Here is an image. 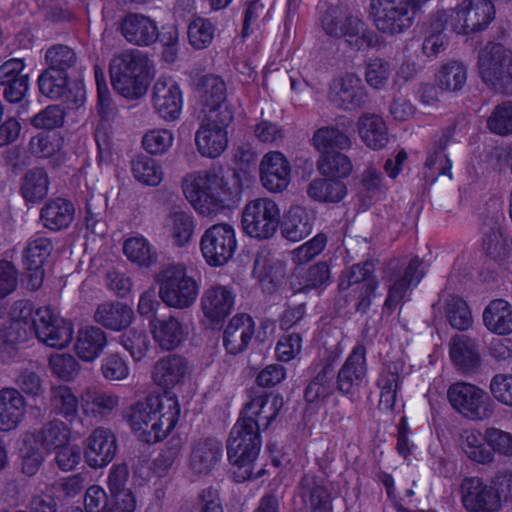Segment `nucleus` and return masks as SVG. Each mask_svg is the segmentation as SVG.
<instances>
[{
    "label": "nucleus",
    "mask_w": 512,
    "mask_h": 512,
    "mask_svg": "<svg viewBox=\"0 0 512 512\" xmlns=\"http://www.w3.org/2000/svg\"><path fill=\"white\" fill-rule=\"evenodd\" d=\"M181 189L194 211L208 218L233 211L241 202L244 191L238 173L224 178L212 170L187 173L181 180Z\"/></svg>",
    "instance_id": "obj_1"
},
{
    "label": "nucleus",
    "mask_w": 512,
    "mask_h": 512,
    "mask_svg": "<svg viewBox=\"0 0 512 512\" xmlns=\"http://www.w3.org/2000/svg\"><path fill=\"white\" fill-rule=\"evenodd\" d=\"M204 85L205 118L195 134V144L203 157L217 158L228 146L227 128L233 119V111L226 99L225 83L220 77H207Z\"/></svg>",
    "instance_id": "obj_2"
},
{
    "label": "nucleus",
    "mask_w": 512,
    "mask_h": 512,
    "mask_svg": "<svg viewBox=\"0 0 512 512\" xmlns=\"http://www.w3.org/2000/svg\"><path fill=\"white\" fill-rule=\"evenodd\" d=\"M179 417L178 399L168 393L149 396L136 402L125 414L134 433L150 443L165 439L175 429Z\"/></svg>",
    "instance_id": "obj_3"
},
{
    "label": "nucleus",
    "mask_w": 512,
    "mask_h": 512,
    "mask_svg": "<svg viewBox=\"0 0 512 512\" xmlns=\"http://www.w3.org/2000/svg\"><path fill=\"white\" fill-rule=\"evenodd\" d=\"M260 433L253 423L237 421L233 426L227 444V454L237 481H245L260 474H254L255 463L261 450Z\"/></svg>",
    "instance_id": "obj_4"
},
{
    "label": "nucleus",
    "mask_w": 512,
    "mask_h": 512,
    "mask_svg": "<svg viewBox=\"0 0 512 512\" xmlns=\"http://www.w3.org/2000/svg\"><path fill=\"white\" fill-rule=\"evenodd\" d=\"M159 297L170 308L186 309L197 300L200 284L184 264H170L155 276Z\"/></svg>",
    "instance_id": "obj_5"
},
{
    "label": "nucleus",
    "mask_w": 512,
    "mask_h": 512,
    "mask_svg": "<svg viewBox=\"0 0 512 512\" xmlns=\"http://www.w3.org/2000/svg\"><path fill=\"white\" fill-rule=\"evenodd\" d=\"M110 77L114 89L123 97L140 98L147 90L148 61L139 51L124 52L112 60Z\"/></svg>",
    "instance_id": "obj_6"
},
{
    "label": "nucleus",
    "mask_w": 512,
    "mask_h": 512,
    "mask_svg": "<svg viewBox=\"0 0 512 512\" xmlns=\"http://www.w3.org/2000/svg\"><path fill=\"white\" fill-rule=\"evenodd\" d=\"M281 223V209L272 198L263 196L246 202L241 211V230L247 237L264 241L273 238Z\"/></svg>",
    "instance_id": "obj_7"
},
{
    "label": "nucleus",
    "mask_w": 512,
    "mask_h": 512,
    "mask_svg": "<svg viewBox=\"0 0 512 512\" xmlns=\"http://www.w3.org/2000/svg\"><path fill=\"white\" fill-rule=\"evenodd\" d=\"M199 249L204 262L211 268L229 264L238 250L235 227L228 222H219L206 228L199 240Z\"/></svg>",
    "instance_id": "obj_8"
},
{
    "label": "nucleus",
    "mask_w": 512,
    "mask_h": 512,
    "mask_svg": "<svg viewBox=\"0 0 512 512\" xmlns=\"http://www.w3.org/2000/svg\"><path fill=\"white\" fill-rule=\"evenodd\" d=\"M430 0H372L370 16L377 29L383 33L394 35L408 29L414 18L416 9Z\"/></svg>",
    "instance_id": "obj_9"
},
{
    "label": "nucleus",
    "mask_w": 512,
    "mask_h": 512,
    "mask_svg": "<svg viewBox=\"0 0 512 512\" xmlns=\"http://www.w3.org/2000/svg\"><path fill=\"white\" fill-rule=\"evenodd\" d=\"M482 80L504 93L512 91V51L501 43H488L478 57Z\"/></svg>",
    "instance_id": "obj_10"
},
{
    "label": "nucleus",
    "mask_w": 512,
    "mask_h": 512,
    "mask_svg": "<svg viewBox=\"0 0 512 512\" xmlns=\"http://www.w3.org/2000/svg\"><path fill=\"white\" fill-rule=\"evenodd\" d=\"M444 16L447 28L459 35H469L487 28L495 9L492 0H464Z\"/></svg>",
    "instance_id": "obj_11"
},
{
    "label": "nucleus",
    "mask_w": 512,
    "mask_h": 512,
    "mask_svg": "<svg viewBox=\"0 0 512 512\" xmlns=\"http://www.w3.org/2000/svg\"><path fill=\"white\" fill-rule=\"evenodd\" d=\"M448 399L455 410L471 420H484L492 414L487 393L478 386L458 382L448 389Z\"/></svg>",
    "instance_id": "obj_12"
},
{
    "label": "nucleus",
    "mask_w": 512,
    "mask_h": 512,
    "mask_svg": "<svg viewBox=\"0 0 512 512\" xmlns=\"http://www.w3.org/2000/svg\"><path fill=\"white\" fill-rule=\"evenodd\" d=\"M34 332L40 341L56 349L68 347L74 338L73 324L49 307L37 310L34 318Z\"/></svg>",
    "instance_id": "obj_13"
},
{
    "label": "nucleus",
    "mask_w": 512,
    "mask_h": 512,
    "mask_svg": "<svg viewBox=\"0 0 512 512\" xmlns=\"http://www.w3.org/2000/svg\"><path fill=\"white\" fill-rule=\"evenodd\" d=\"M151 102L154 112L166 122L176 121L183 110V92L172 77H159L153 85Z\"/></svg>",
    "instance_id": "obj_14"
},
{
    "label": "nucleus",
    "mask_w": 512,
    "mask_h": 512,
    "mask_svg": "<svg viewBox=\"0 0 512 512\" xmlns=\"http://www.w3.org/2000/svg\"><path fill=\"white\" fill-rule=\"evenodd\" d=\"M117 452V439L113 431L106 427L93 429L83 441V457L92 469L108 466Z\"/></svg>",
    "instance_id": "obj_15"
},
{
    "label": "nucleus",
    "mask_w": 512,
    "mask_h": 512,
    "mask_svg": "<svg viewBox=\"0 0 512 512\" xmlns=\"http://www.w3.org/2000/svg\"><path fill=\"white\" fill-rule=\"evenodd\" d=\"M262 186L270 193L286 191L292 180V168L287 157L280 151H269L259 164Z\"/></svg>",
    "instance_id": "obj_16"
},
{
    "label": "nucleus",
    "mask_w": 512,
    "mask_h": 512,
    "mask_svg": "<svg viewBox=\"0 0 512 512\" xmlns=\"http://www.w3.org/2000/svg\"><path fill=\"white\" fill-rule=\"evenodd\" d=\"M236 294L229 285L213 284L201 297V309L208 323L218 325L233 311Z\"/></svg>",
    "instance_id": "obj_17"
},
{
    "label": "nucleus",
    "mask_w": 512,
    "mask_h": 512,
    "mask_svg": "<svg viewBox=\"0 0 512 512\" xmlns=\"http://www.w3.org/2000/svg\"><path fill=\"white\" fill-rule=\"evenodd\" d=\"M323 27L328 34L344 39L348 45L358 50L369 47L372 43L366 24L358 16L326 18Z\"/></svg>",
    "instance_id": "obj_18"
},
{
    "label": "nucleus",
    "mask_w": 512,
    "mask_h": 512,
    "mask_svg": "<svg viewBox=\"0 0 512 512\" xmlns=\"http://www.w3.org/2000/svg\"><path fill=\"white\" fill-rule=\"evenodd\" d=\"M284 404L281 395L275 393H264L251 399L244 409L243 416L238 421H245L246 424L253 423L256 431L268 428L277 418Z\"/></svg>",
    "instance_id": "obj_19"
},
{
    "label": "nucleus",
    "mask_w": 512,
    "mask_h": 512,
    "mask_svg": "<svg viewBox=\"0 0 512 512\" xmlns=\"http://www.w3.org/2000/svg\"><path fill=\"white\" fill-rule=\"evenodd\" d=\"M462 501L469 512H498L500 507L498 495L477 477L463 481Z\"/></svg>",
    "instance_id": "obj_20"
},
{
    "label": "nucleus",
    "mask_w": 512,
    "mask_h": 512,
    "mask_svg": "<svg viewBox=\"0 0 512 512\" xmlns=\"http://www.w3.org/2000/svg\"><path fill=\"white\" fill-rule=\"evenodd\" d=\"M26 412V400L17 389L0 390V432L17 429L24 420Z\"/></svg>",
    "instance_id": "obj_21"
},
{
    "label": "nucleus",
    "mask_w": 512,
    "mask_h": 512,
    "mask_svg": "<svg viewBox=\"0 0 512 512\" xmlns=\"http://www.w3.org/2000/svg\"><path fill=\"white\" fill-rule=\"evenodd\" d=\"M365 349L356 347L347 358L338 374L339 390L345 394H354L366 385Z\"/></svg>",
    "instance_id": "obj_22"
},
{
    "label": "nucleus",
    "mask_w": 512,
    "mask_h": 512,
    "mask_svg": "<svg viewBox=\"0 0 512 512\" xmlns=\"http://www.w3.org/2000/svg\"><path fill=\"white\" fill-rule=\"evenodd\" d=\"M189 372L188 362L177 355H169L157 361L152 372L154 383L164 389H173L183 382Z\"/></svg>",
    "instance_id": "obj_23"
},
{
    "label": "nucleus",
    "mask_w": 512,
    "mask_h": 512,
    "mask_svg": "<svg viewBox=\"0 0 512 512\" xmlns=\"http://www.w3.org/2000/svg\"><path fill=\"white\" fill-rule=\"evenodd\" d=\"M255 332V322L247 314H237L224 330V346L230 354H238L247 348Z\"/></svg>",
    "instance_id": "obj_24"
},
{
    "label": "nucleus",
    "mask_w": 512,
    "mask_h": 512,
    "mask_svg": "<svg viewBox=\"0 0 512 512\" xmlns=\"http://www.w3.org/2000/svg\"><path fill=\"white\" fill-rule=\"evenodd\" d=\"M69 431L66 427L53 426L49 428L43 436L47 445H56L58 448L56 453V462L58 467L63 471H71L77 467L81 461V450L70 442L60 446L62 441L67 440Z\"/></svg>",
    "instance_id": "obj_25"
},
{
    "label": "nucleus",
    "mask_w": 512,
    "mask_h": 512,
    "mask_svg": "<svg viewBox=\"0 0 512 512\" xmlns=\"http://www.w3.org/2000/svg\"><path fill=\"white\" fill-rule=\"evenodd\" d=\"M119 396L97 387H87L80 396V407L87 417L104 418L119 405Z\"/></svg>",
    "instance_id": "obj_26"
},
{
    "label": "nucleus",
    "mask_w": 512,
    "mask_h": 512,
    "mask_svg": "<svg viewBox=\"0 0 512 512\" xmlns=\"http://www.w3.org/2000/svg\"><path fill=\"white\" fill-rule=\"evenodd\" d=\"M195 219L192 213L183 210L171 212L163 222L165 234L176 247H187L193 240Z\"/></svg>",
    "instance_id": "obj_27"
},
{
    "label": "nucleus",
    "mask_w": 512,
    "mask_h": 512,
    "mask_svg": "<svg viewBox=\"0 0 512 512\" xmlns=\"http://www.w3.org/2000/svg\"><path fill=\"white\" fill-rule=\"evenodd\" d=\"M485 328L498 336L512 335V304L505 299L488 303L482 314Z\"/></svg>",
    "instance_id": "obj_28"
},
{
    "label": "nucleus",
    "mask_w": 512,
    "mask_h": 512,
    "mask_svg": "<svg viewBox=\"0 0 512 512\" xmlns=\"http://www.w3.org/2000/svg\"><path fill=\"white\" fill-rule=\"evenodd\" d=\"M125 39L135 45L147 46L157 40V25L147 16L128 15L121 25Z\"/></svg>",
    "instance_id": "obj_29"
},
{
    "label": "nucleus",
    "mask_w": 512,
    "mask_h": 512,
    "mask_svg": "<svg viewBox=\"0 0 512 512\" xmlns=\"http://www.w3.org/2000/svg\"><path fill=\"white\" fill-rule=\"evenodd\" d=\"M330 98L335 104L344 108L359 105L363 98L360 78L349 73L335 79L330 88Z\"/></svg>",
    "instance_id": "obj_30"
},
{
    "label": "nucleus",
    "mask_w": 512,
    "mask_h": 512,
    "mask_svg": "<svg viewBox=\"0 0 512 512\" xmlns=\"http://www.w3.org/2000/svg\"><path fill=\"white\" fill-rule=\"evenodd\" d=\"M151 329L155 341L166 350L179 346L187 336V332L180 321L170 317L168 319L155 318L151 321Z\"/></svg>",
    "instance_id": "obj_31"
},
{
    "label": "nucleus",
    "mask_w": 512,
    "mask_h": 512,
    "mask_svg": "<svg viewBox=\"0 0 512 512\" xmlns=\"http://www.w3.org/2000/svg\"><path fill=\"white\" fill-rule=\"evenodd\" d=\"M107 345L106 334L96 327L82 328L77 336L76 354L84 362L95 361Z\"/></svg>",
    "instance_id": "obj_32"
},
{
    "label": "nucleus",
    "mask_w": 512,
    "mask_h": 512,
    "mask_svg": "<svg viewBox=\"0 0 512 512\" xmlns=\"http://www.w3.org/2000/svg\"><path fill=\"white\" fill-rule=\"evenodd\" d=\"M313 222L308 210L301 206H292L285 215L282 235L291 242H299L312 232Z\"/></svg>",
    "instance_id": "obj_33"
},
{
    "label": "nucleus",
    "mask_w": 512,
    "mask_h": 512,
    "mask_svg": "<svg viewBox=\"0 0 512 512\" xmlns=\"http://www.w3.org/2000/svg\"><path fill=\"white\" fill-rule=\"evenodd\" d=\"M423 276L424 269L422 268V261L419 258H413L404 276L395 281L391 286L386 300V306L390 308L402 301L408 295V292L419 284Z\"/></svg>",
    "instance_id": "obj_34"
},
{
    "label": "nucleus",
    "mask_w": 512,
    "mask_h": 512,
    "mask_svg": "<svg viewBox=\"0 0 512 512\" xmlns=\"http://www.w3.org/2000/svg\"><path fill=\"white\" fill-rule=\"evenodd\" d=\"M358 133L364 144L373 150H379L388 143L386 123L377 115H364L358 121Z\"/></svg>",
    "instance_id": "obj_35"
},
{
    "label": "nucleus",
    "mask_w": 512,
    "mask_h": 512,
    "mask_svg": "<svg viewBox=\"0 0 512 512\" xmlns=\"http://www.w3.org/2000/svg\"><path fill=\"white\" fill-rule=\"evenodd\" d=\"M75 209L72 203L58 198L45 205L40 213V221L50 230L68 227L74 219Z\"/></svg>",
    "instance_id": "obj_36"
},
{
    "label": "nucleus",
    "mask_w": 512,
    "mask_h": 512,
    "mask_svg": "<svg viewBox=\"0 0 512 512\" xmlns=\"http://www.w3.org/2000/svg\"><path fill=\"white\" fill-rule=\"evenodd\" d=\"M132 319V308L122 303H104L95 312V321L114 331L126 328Z\"/></svg>",
    "instance_id": "obj_37"
},
{
    "label": "nucleus",
    "mask_w": 512,
    "mask_h": 512,
    "mask_svg": "<svg viewBox=\"0 0 512 512\" xmlns=\"http://www.w3.org/2000/svg\"><path fill=\"white\" fill-rule=\"evenodd\" d=\"M461 449L472 461L480 464L493 462V452L487 445V429L484 433L478 430H466L461 436Z\"/></svg>",
    "instance_id": "obj_38"
},
{
    "label": "nucleus",
    "mask_w": 512,
    "mask_h": 512,
    "mask_svg": "<svg viewBox=\"0 0 512 512\" xmlns=\"http://www.w3.org/2000/svg\"><path fill=\"white\" fill-rule=\"evenodd\" d=\"M329 278V267L326 263L321 262L307 271L296 269L292 275L291 286L295 292H309L326 286Z\"/></svg>",
    "instance_id": "obj_39"
},
{
    "label": "nucleus",
    "mask_w": 512,
    "mask_h": 512,
    "mask_svg": "<svg viewBox=\"0 0 512 512\" xmlns=\"http://www.w3.org/2000/svg\"><path fill=\"white\" fill-rule=\"evenodd\" d=\"M434 78L435 83L441 90L457 92L466 84L467 68L460 61L449 60L440 65Z\"/></svg>",
    "instance_id": "obj_40"
},
{
    "label": "nucleus",
    "mask_w": 512,
    "mask_h": 512,
    "mask_svg": "<svg viewBox=\"0 0 512 512\" xmlns=\"http://www.w3.org/2000/svg\"><path fill=\"white\" fill-rule=\"evenodd\" d=\"M450 358L464 372L475 369L480 360L475 342L465 335L453 338L450 345Z\"/></svg>",
    "instance_id": "obj_41"
},
{
    "label": "nucleus",
    "mask_w": 512,
    "mask_h": 512,
    "mask_svg": "<svg viewBox=\"0 0 512 512\" xmlns=\"http://www.w3.org/2000/svg\"><path fill=\"white\" fill-rule=\"evenodd\" d=\"M387 191L382 174L373 167L363 171L359 179L358 194L365 207L384 198Z\"/></svg>",
    "instance_id": "obj_42"
},
{
    "label": "nucleus",
    "mask_w": 512,
    "mask_h": 512,
    "mask_svg": "<svg viewBox=\"0 0 512 512\" xmlns=\"http://www.w3.org/2000/svg\"><path fill=\"white\" fill-rule=\"evenodd\" d=\"M131 172L137 182L146 186L156 187L164 179L162 165L157 160L145 155H138L132 160Z\"/></svg>",
    "instance_id": "obj_43"
},
{
    "label": "nucleus",
    "mask_w": 512,
    "mask_h": 512,
    "mask_svg": "<svg viewBox=\"0 0 512 512\" xmlns=\"http://www.w3.org/2000/svg\"><path fill=\"white\" fill-rule=\"evenodd\" d=\"M222 456V447L218 442L204 441L197 443L191 451L189 464L198 473L211 469Z\"/></svg>",
    "instance_id": "obj_44"
},
{
    "label": "nucleus",
    "mask_w": 512,
    "mask_h": 512,
    "mask_svg": "<svg viewBox=\"0 0 512 512\" xmlns=\"http://www.w3.org/2000/svg\"><path fill=\"white\" fill-rule=\"evenodd\" d=\"M307 192L309 197L320 202H338L344 198L347 189L339 180L315 179Z\"/></svg>",
    "instance_id": "obj_45"
},
{
    "label": "nucleus",
    "mask_w": 512,
    "mask_h": 512,
    "mask_svg": "<svg viewBox=\"0 0 512 512\" xmlns=\"http://www.w3.org/2000/svg\"><path fill=\"white\" fill-rule=\"evenodd\" d=\"M371 264H357L346 270L341 277L340 288L350 289L356 286L355 291H364L366 294L374 289V282L371 276Z\"/></svg>",
    "instance_id": "obj_46"
},
{
    "label": "nucleus",
    "mask_w": 512,
    "mask_h": 512,
    "mask_svg": "<svg viewBox=\"0 0 512 512\" xmlns=\"http://www.w3.org/2000/svg\"><path fill=\"white\" fill-rule=\"evenodd\" d=\"M123 251L129 261L140 267H149L155 261L151 244L143 236L128 238Z\"/></svg>",
    "instance_id": "obj_47"
},
{
    "label": "nucleus",
    "mask_w": 512,
    "mask_h": 512,
    "mask_svg": "<svg viewBox=\"0 0 512 512\" xmlns=\"http://www.w3.org/2000/svg\"><path fill=\"white\" fill-rule=\"evenodd\" d=\"M487 129L498 136H512V102L504 101L496 105L486 121Z\"/></svg>",
    "instance_id": "obj_48"
},
{
    "label": "nucleus",
    "mask_w": 512,
    "mask_h": 512,
    "mask_svg": "<svg viewBox=\"0 0 512 512\" xmlns=\"http://www.w3.org/2000/svg\"><path fill=\"white\" fill-rule=\"evenodd\" d=\"M315 148L323 155L334 151L335 148L349 146V138L340 130L333 127L318 129L313 136Z\"/></svg>",
    "instance_id": "obj_49"
},
{
    "label": "nucleus",
    "mask_w": 512,
    "mask_h": 512,
    "mask_svg": "<svg viewBox=\"0 0 512 512\" xmlns=\"http://www.w3.org/2000/svg\"><path fill=\"white\" fill-rule=\"evenodd\" d=\"M303 339L298 333L282 335L275 347V357L282 363H298L301 360Z\"/></svg>",
    "instance_id": "obj_50"
},
{
    "label": "nucleus",
    "mask_w": 512,
    "mask_h": 512,
    "mask_svg": "<svg viewBox=\"0 0 512 512\" xmlns=\"http://www.w3.org/2000/svg\"><path fill=\"white\" fill-rule=\"evenodd\" d=\"M446 318L452 327L459 330H466L471 327L473 318L471 311L464 300L451 296L445 300Z\"/></svg>",
    "instance_id": "obj_51"
},
{
    "label": "nucleus",
    "mask_w": 512,
    "mask_h": 512,
    "mask_svg": "<svg viewBox=\"0 0 512 512\" xmlns=\"http://www.w3.org/2000/svg\"><path fill=\"white\" fill-rule=\"evenodd\" d=\"M174 143V134L165 128L148 130L142 139V145L146 152L152 155L165 154Z\"/></svg>",
    "instance_id": "obj_52"
},
{
    "label": "nucleus",
    "mask_w": 512,
    "mask_h": 512,
    "mask_svg": "<svg viewBox=\"0 0 512 512\" xmlns=\"http://www.w3.org/2000/svg\"><path fill=\"white\" fill-rule=\"evenodd\" d=\"M319 170L325 176L344 178L350 175L352 164L346 155L332 151L322 156Z\"/></svg>",
    "instance_id": "obj_53"
},
{
    "label": "nucleus",
    "mask_w": 512,
    "mask_h": 512,
    "mask_svg": "<svg viewBox=\"0 0 512 512\" xmlns=\"http://www.w3.org/2000/svg\"><path fill=\"white\" fill-rule=\"evenodd\" d=\"M49 366L52 373L64 381H73L79 375L81 368L75 357L67 353L51 355Z\"/></svg>",
    "instance_id": "obj_54"
},
{
    "label": "nucleus",
    "mask_w": 512,
    "mask_h": 512,
    "mask_svg": "<svg viewBox=\"0 0 512 512\" xmlns=\"http://www.w3.org/2000/svg\"><path fill=\"white\" fill-rule=\"evenodd\" d=\"M214 26L205 18H196L188 26V40L195 49L207 48L214 38Z\"/></svg>",
    "instance_id": "obj_55"
},
{
    "label": "nucleus",
    "mask_w": 512,
    "mask_h": 512,
    "mask_svg": "<svg viewBox=\"0 0 512 512\" xmlns=\"http://www.w3.org/2000/svg\"><path fill=\"white\" fill-rule=\"evenodd\" d=\"M66 84L64 71L57 69H48L38 79L40 92L52 99H57L64 95Z\"/></svg>",
    "instance_id": "obj_56"
},
{
    "label": "nucleus",
    "mask_w": 512,
    "mask_h": 512,
    "mask_svg": "<svg viewBox=\"0 0 512 512\" xmlns=\"http://www.w3.org/2000/svg\"><path fill=\"white\" fill-rule=\"evenodd\" d=\"M52 405L59 414L73 416L78 411L80 400L71 387L60 385L53 390Z\"/></svg>",
    "instance_id": "obj_57"
},
{
    "label": "nucleus",
    "mask_w": 512,
    "mask_h": 512,
    "mask_svg": "<svg viewBox=\"0 0 512 512\" xmlns=\"http://www.w3.org/2000/svg\"><path fill=\"white\" fill-rule=\"evenodd\" d=\"M101 372L108 381H123L130 375L129 363L119 354H108L101 362Z\"/></svg>",
    "instance_id": "obj_58"
},
{
    "label": "nucleus",
    "mask_w": 512,
    "mask_h": 512,
    "mask_svg": "<svg viewBox=\"0 0 512 512\" xmlns=\"http://www.w3.org/2000/svg\"><path fill=\"white\" fill-rule=\"evenodd\" d=\"M440 27H443L447 30H450V28H447L445 25V16L442 15L437 22H435L429 32L428 35L425 37L423 42V52L428 57L437 56L439 53L443 52L447 45V39L443 32L439 30Z\"/></svg>",
    "instance_id": "obj_59"
},
{
    "label": "nucleus",
    "mask_w": 512,
    "mask_h": 512,
    "mask_svg": "<svg viewBox=\"0 0 512 512\" xmlns=\"http://www.w3.org/2000/svg\"><path fill=\"white\" fill-rule=\"evenodd\" d=\"M327 243L326 237L318 234L308 242L297 247L292 252V260L296 265H305L314 257L319 255L325 248Z\"/></svg>",
    "instance_id": "obj_60"
},
{
    "label": "nucleus",
    "mask_w": 512,
    "mask_h": 512,
    "mask_svg": "<svg viewBox=\"0 0 512 512\" xmlns=\"http://www.w3.org/2000/svg\"><path fill=\"white\" fill-rule=\"evenodd\" d=\"M487 445L493 452V456L498 454L503 457H512V433L498 429H487Z\"/></svg>",
    "instance_id": "obj_61"
},
{
    "label": "nucleus",
    "mask_w": 512,
    "mask_h": 512,
    "mask_svg": "<svg viewBox=\"0 0 512 512\" xmlns=\"http://www.w3.org/2000/svg\"><path fill=\"white\" fill-rule=\"evenodd\" d=\"M253 132L258 141L268 145L279 146L285 138L282 126L268 120H262L257 123L254 126Z\"/></svg>",
    "instance_id": "obj_62"
},
{
    "label": "nucleus",
    "mask_w": 512,
    "mask_h": 512,
    "mask_svg": "<svg viewBox=\"0 0 512 512\" xmlns=\"http://www.w3.org/2000/svg\"><path fill=\"white\" fill-rule=\"evenodd\" d=\"M304 505L312 512H332L330 494L322 486H314L302 493Z\"/></svg>",
    "instance_id": "obj_63"
},
{
    "label": "nucleus",
    "mask_w": 512,
    "mask_h": 512,
    "mask_svg": "<svg viewBox=\"0 0 512 512\" xmlns=\"http://www.w3.org/2000/svg\"><path fill=\"white\" fill-rule=\"evenodd\" d=\"M111 497L106 490L97 484L89 486L83 495V508L85 512H105Z\"/></svg>",
    "instance_id": "obj_64"
}]
</instances>
